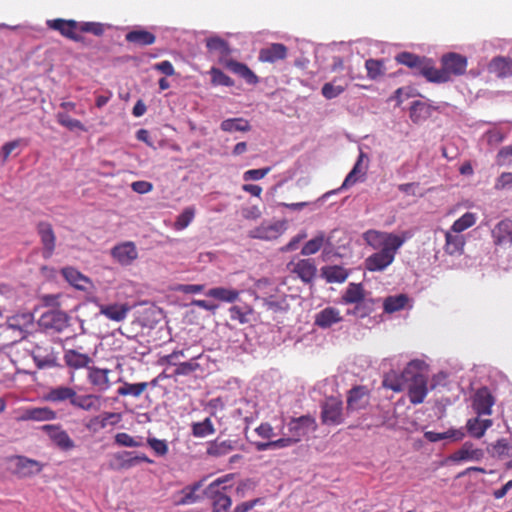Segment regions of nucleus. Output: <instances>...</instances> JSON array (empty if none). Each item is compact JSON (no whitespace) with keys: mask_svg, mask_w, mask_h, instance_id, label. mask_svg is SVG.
Wrapping results in <instances>:
<instances>
[{"mask_svg":"<svg viewBox=\"0 0 512 512\" xmlns=\"http://www.w3.org/2000/svg\"><path fill=\"white\" fill-rule=\"evenodd\" d=\"M225 478H218L205 489L206 497L211 501V512H232V499L227 494V487L221 486Z\"/></svg>","mask_w":512,"mask_h":512,"instance_id":"f257e3e1","label":"nucleus"},{"mask_svg":"<svg viewBox=\"0 0 512 512\" xmlns=\"http://www.w3.org/2000/svg\"><path fill=\"white\" fill-rule=\"evenodd\" d=\"M318 428L316 419L311 415H303L292 418L287 424V433L295 443L300 442L309 433L315 432Z\"/></svg>","mask_w":512,"mask_h":512,"instance_id":"f03ea898","label":"nucleus"},{"mask_svg":"<svg viewBox=\"0 0 512 512\" xmlns=\"http://www.w3.org/2000/svg\"><path fill=\"white\" fill-rule=\"evenodd\" d=\"M425 366L426 364L422 360H412L400 375L394 371L387 373L383 379V387L391 389L394 392H401L403 390L404 383L408 382V377L412 374V370L424 369Z\"/></svg>","mask_w":512,"mask_h":512,"instance_id":"7ed1b4c3","label":"nucleus"},{"mask_svg":"<svg viewBox=\"0 0 512 512\" xmlns=\"http://www.w3.org/2000/svg\"><path fill=\"white\" fill-rule=\"evenodd\" d=\"M408 382H410L408 387L410 402L414 405L423 403L428 394V378L423 374V369L412 370Z\"/></svg>","mask_w":512,"mask_h":512,"instance_id":"20e7f679","label":"nucleus"},{"mask_svg":"<svg viewBox=\"0 0 512 512\" xmlns=\"http://www.w3.org/2000/svg\"><path fill=\"white\" fill-rule=\"evenodd\" d=\"M344 421L343 402L339 398L329 397L321 405V422L324 425L336 426Z\"/></svg>","mask_w":512,"mask_h":512,"instance_id":"39448f33","label":"nucleus"},{"mask_svg":"<svg viewBox=\"0 0 512 512\" xmlns=\"http://www.w3.org/2000/svg\"><path fill=\"white\" fill-rule=\"evenodd\" d=\"M365 242L373 247L374 249L386 248L395 245L401 247L405 242V238H402L396 234L381 232L377 230H368L363 234Z\"/></svg>","mask_w":512,"mask_h":512,"instance_id":"423d86ee","label":"nucleus"},{"mask_svg":"<svg viewBox=\"0 0 512 512\" xmlns=\"http://www.w3.org/2000/svg\"><path fill=\"white\" fill-rule=\"evenodd\" d=\"M467 58L455 52L444 54L441 57V69L446 76L447 82L452 79L453 76H461L466 72L467 69Z\"/></svg>","mask_w":512,"mask_h":512,"instance_id":"0eeeda50","label":"nucleus"},{"mask_svg":"<svg viewBox=\"0 0 512 512\" xmlns=\"http://www.w3.org/2000/svg\"><path fill=\"white\" fill-rule=\"evenodd\" d=\"M342 302L344 304H355L352 313L361 318L369 315V309L363 312H358L361 306H366L365 292L361 283H350L342 295Z\"/></svg>","mask_w":512,"mask_h":512,"instance_id":"6e6552de","label":"nucleus"},{"mask_svg":"<svg viewBox=\"0 0 512 512\" xmlns=\"http://www.w3.org/2000/svg\"><path fill=\"white\" fill-rule=\"evenodd\" d=\"M399 248L400 247L393 245L382 248L380 251L370 255L365 260L366 269L372 272L384 270L394 261L395 255Z\"/></svg>","mask_w":512,"mask_h":512,"instance_id":"1a4fd4ad","label":"nucleus"},{"mask_svg":"<svg viewBox=\"0 0 512 512\" xmlns=\"http://www.w3.org/2000/svg\"><path fill=\"white\" fill-rule=\"evenodd\" d=\"M36 230L42 244V256L48 259L54 254L56 248V235L53 227L49 222L41 221L37 224Z\"/></svg>","mask_w":512,"mask_h":512,"instance_id":"9d476101","label":"nucleus"},{"mask_svg":"<svg viewBox=\"0 0 512 512\" xmlns=\"http://www.w3.org/2000/svg\"><path fill=\"white\" fill-rule=\"evenodd\" d=\"M50 440L61 450L68 451L75 447L74 441L60 425L46 424L41 427Z\"/></svg>","mask_w":512,"mask_h":512,"instance_id":"9b49d317","label":"nucleus"},{"mask_svg":"<svg viewBox=\"0 0 512 512\" xmlns=\"http://www.w3.org/2000/svg\"><path fill=\"white\" fill-rule=\"evenodd\" d=\"M47 27L49 29L58 31L63 37L70 40L80 42L82 37L77 33L78 22L75 20H66L62 18L47 20Z\"/></svg>","mask_w":512,"mask_h":512,"instance_id":"f8f14e48","label":"nucleus"},{"mask_svg":"<svg viewBox=\"0 0 512 512\" xmlns=\"http://www.w3.org/2000/svg\"><path fill=\"white\" fill-rule=\"evenodd\" d=\"M34 317L30 312L18 313L9 317L6 321V329L18 333V338H25L29 329L33 326Z\"/></svg>","mask_w":512,"mask_h":512,"instance_id":"ddd939ff","label":"nucleus"},{"mask_svg":"<svg viewBox=\"0 0 512 512\" xmlns=\"http://www.w3.org/2000/svg\"><path fill=\"white\" fill-rule=\"evenodd\" d=\"M40 325L45 329L62 332L69 326V317L63 311L51 310L41 316Z\"/></svg>","mask_w":512,"mask_h":512,"instance_id":"4468645a","label":"nucleus"},{"mask_svg":"<svg viewBox=\"0 0 512 512\" xmlns=\"http://www.w3.org/2000/svg\"><path fill=\"white\" fill-rule=\"evenodd\" d=\"M122 419L120 413L104 412L100 415L91 417L86 423V429L91 433H98L105 429L108 425L114 426Z\"/></svg>","mask_w":512,"mask_h":512,"instance_id":"2eb2a0df","label":"nucleus"},{"mask_svg":"<svg viewBox=\"0 0 512 512\" xmlns=\"http://www.w3.org/2000/svg\"><path fill=\"white\" fill-rule=\"evenodd\" d=\"M495 399L487 387L478 389L473 397L472 407L478 416L491 415Z\"/></svg>","mask_w":512,"mask_h":512,"instance_id":"dca6fc26","label":"nucleus"},{"mask_svg":"<svg viewBox=\"0 0 512 512\" xmlns=\"http://www.w3.org/2000/svg\"><path fill=\"white\" fill-rule=\"evenodd\" d=\"M484 457V452L476 448L470 441L465 442L458 450L448 456V460L453 463L464 461H480Z\"/></svg>","mask_w":512,"mask_h":512,"instance_id":"f3484780","label":"nucleus"},{"mask_svg":"<svg viewBox=\"0 0 512 512\" xmlns=\"http://www.w3.org/2000/svg\"><path fill=\"white\" fill-rule=\"evenodd\" d=\"M133 454H134V452H131V451H122V452L115 453L113 457H114L115 461L117 462V465L113 466L111 464L110 467L113 469L122 470V469H130V468L138 465L141 462H145V463H149V464H152L154 462L152 459H150L145 454H138V455H133Z\"/></svg>","mask_w":512,"mask_h":512,"instance_id":"a211bd4d","label":"nucleus"},{"mask_svg":"<svg viewBox=\"0 0 512 512\" xmlns=\"http://www.w3.org/2000/svg\"><path fill=\"white\" fill-rule=\"evenodd\" d=\"M370 400L369 391L364 386L353 387L347 396V410L358 411L365 409Z\"/></svg>","mask_w":512,"mask_h":512,"instance_id":"6ab92c4d","label":"nucleus"},{"mask_svg":"<svg viewBox=\"0 0 512 512\" xmlns=\"http://www.w3.org/2000/svg\"><path fill=\"white\" fill-rule=\"evenodd\" d=\"M110 373V369L90 366L88 367L87 379L98 391L104 392L111 387V382L109 380Z\"/></svg>","mask_w":512,"mask_h":512,"instance_id":"aec40b11","label":"nucleus"},{"mask_svg":"<svg viewBox=\"0 0 512 512\" xmlns=\"http://www.w3.org/2000/svg\"><path fill=\"white\" fill-rule=\"evenodd\" d=\"M112 257L121 265H130L138 257V252L133 242H125L112 248Z\"/></svg>","mask_w":512,"mask_h":512,"instance_id":"412c9836","label":"nucleus"},{"mask_svg":"<svg viewBox=\"0 0 512 512\" xmlns=\"http://www.w3.org/2000/svg\"><path fill=\"white\" fill-rule=\"evenodd\" d=\"M369 158L366 153L360 150L358 159L354 164L352 170L346 176L342 187L347 188L349 186L354 185L361 177H364L368 170Z\"/></svg>","mask_w":512,"mask_h":512,"instance_id":"4be33fe9","label":"nucleus"},{"mask_svg":"<svg viewBox=\"0 0 512 512\" xmlns=\"http://www.w3.org/2000/svg\"><path fill=\"white\" fill-rule=\"evenodd\" d=\"M343 321V316L339 309L328 306L315 315L314 324L322 329H328L334 324Z\"/></svg>","mask_w":512,"mask_h":512,"instance_id":"5701e85b","label":"nucleus"},{"mask_svg":"<svg viewBox=\"0 0 512 512\" xmlns=\"http://www.w3.org/2000/svg\"><path fill=\"white\" fill-rule=\"evenodd\" d=\"M491 236L495 245L512 244V219L499 221L492 229Z\"/></svg>","mask_w":512,"mask_h":512,"instance_id":"b1692460","label":"nucleus"},{"mask_svg":"<svg viewBox=\"0 0 512 512\" xmlns=\"http://www.w3.org/2000/svg\"><path fill=\"white\" fill-rule=\"evenodd\" d=\"M284 231V224L280 222L272 224H262L259 227L251 230L249 235L251 238L260 240H274L277 239Z\"/></svg>","mask_w":512,"mask_h":512,"instance_id":"393cba45","label":"nucleus"},{"mask_svg":"<svg viewBox=\"0 0 512 512\" xmlns=\"http://www.w3.org/2000/svg\"><path fill=\"white\" fill-rule=\"evenodd\" d=\"M287 47L282 43H272L259 51L261 62L275 63L287 57Z\"/></svg>","mask_w":512,"mask_h":512,"instance_id":"a878e982","label":"nucleus"},{"mask_svg":"<svg viewBox=\"0 0 512 512\" xmlns=\"http://www.w3.org/2000/svg\"><path fill=\"white\" fill-rule=\"evenodd\" d=\"M64 362L65 364L72 369H82L90 367V364L93 362L92 358L86 354L81 353L75 349H66L64 351Z\"/></svg>","mask_w":512,"mask_h":512,"instance_id":"bb28decb","label":"nucleus"},{"mask_svg":"<svg viewBox=\"0 0 512 512\" xmlns=\"http://www.w3.org/2000/svg\"><path fill=\"white\" fill-rule=\"evenodd\" d=\"M99 309L100 313L109 320L120 322L127 317V314L130 311L131 307L128 304L114 303L101 305Z\"/></svg>","mask_w":512,"mask_h":512,"instance_id":"cd10ccee","label":"nucleus"},{"mask_svg":"<svg viewBox=\"0 0 512 512\" xmlns=\"http://www.w3.org/2000/svg\"><path fill=\"white\" fill-rule=\"evenodd\" d=\"M465 245L464 236L460 233H454L452 230L445 232L444 250L449 255H460L463 253Z\"/></svg>","mask_w":512,"mask_h":512,"instance_id":"c85d7f7f","label":"nucleus"},{"mask_svg":"<svg viewBox=\"0 0 512 512\" xmlns=\"http://www.w3.org/2000/svg\"><path fill=\"white\" fill-rule=\"evenodd\" d=\"M57 413L48 407L29 408L24 411L19 420L49 421L54 420Z\"/></svg>","mask_w":512,"mask_h":512,"instance_id":"c756f323","label":"nucleus"},{"mask_svg":"<svg viewBox=\"0 0 512 512\" xmlns=\"http://www.w3.org/2000/svg\"><path fill=\"white\" fill-rule=\"evenodd\" d=\"M293 272L305 283H310L316 276V266L312 259L299 260L293 268Z\"/></svg>","mask_w":512,"mask_h":512,"instance_id":"7c9ffc66","label":"nucleus"},{"mask_svg":"<svg viewBox=\"0 0 512 512\" xmlns=\"http://www.w3.org/2000/svg\"><path fill=\"white\" fill-rule=\"evenodd\" d=\"M75 395L76 391L73 388L67 386H57L51 388L47 392L45 399L53 403L69 401V403L72 405V401L74 400Z\"/></svg>","mask_w":512,"mask_h":512,"instance_id":"2f4dec72","label":"nucleus"},{"mask_svg":"<svg viewBox=\"0 0 512 512\" xmlns=\"http://www.w3.org/2000/svg\"><path fill=\"white\" fill-rule=\"evenodd\" d=\"M225 65L230 71L243 78L246 83L255 85L259 82L257 75L246 64L229 60Z\"/></svg>","mask_w":512,"mask_h":512,"instance_id":"473e14b6","label":"nucleus"},{"mask_svg":"<svg viewBox=\"0 0 512 512\" xmlns=\"http://www.w3.org/2000/svg\"><path fill=\"white\" fill-rule=\"evenodd\" d=\"M61 274L70 285L79 290H86L87 285L90 284L89 278L73 267L63 268Z\"/></svg>","mask_w":512,"mask_h":512,"instance_id":"72a5a7b5","label":"nucleus"},{"mask_svg":"<svg viewBox=\"0 0 512 512\" xmlns=\"http://www.w3.org/2000/svg\"><path fill=\"white\" fill-rule=\"evenodd\" d=\"M488 69L499 78L512 75V60L506 57H495L489 64Z\"/></svg>","mask_w":512,"mask_h":512,"instance_id":"f704fd0d","label":"nucleus"},{"mask_svg":"<svg viewBox=\"0 0 512 512\" xmlns=\"http://www.w3.org/2000/svg\"><path fill=\"white\" fill-rule=\"evenodd\" d=\"M419 74L424 76L429 82L433 83H445L447 82L446 76L444 77V73L442 69H438L434 67L430 60L424 59L421 67L419 68Z\"/></svg>","mask_w":512,"mask_h":512,"instance_id":"c9c22d12","label":"nucleus"},{"mask_svg":"<svg viewBox=\"0 0 512 512\" xmlns=\"http://www.w3.org/2000/svg\"><path fill=\"white\" fill-rule=\"evenodd\" d=\"M206 295L221 302L233 303L238 300L240 291L232 288L214 287L209 289Z\"/></svg>","mask_w":512,"mask_h":512,"instance_id":"e433bc0d","label":"nucleus"},{"mask_svg":"<svg viewBox=\"0 0 512 512\" xmlns=\"http://www.w3.org/2000/svg\"><path fill=\"white\" fill-rule=\"evenodd\" d=\"M125 39L129 43H133L139 46H149L155 43L156 37L153 33L138 29V30H132L128 32L125 36Z\"/></svg>","mask_w":512,"mask_h":512,"instance_id":"4c0bfd02","label":"nucleus"},{"mask_svg":"<svg viewBox=\"0 0 512 512\" xmlns=\"http://www.w3.org/2000/svg\"><path fill=\"white\" fill-rule=\"evenodd\" d=\"M234 449L233 442L231 440L218 439L210 441L207 445L206 454L211 457H222L229 454Z\"/></svg>","mask_w":512,"mask_h":512,"instance_id":"58836bf2","label":"nucleus"},{"mask_svg":"<svg viewBox=\"0 0 512 512\" xmlns=\"http://www.w3.org/2000/svg\"><path fill=\"white\" fill-rule=\"evenodd\" d=\"M72 406L85 411H96L100 408V397L94 394L78 395L76 393Z\"/></svg>","mask_w":512,"mask_h":512,"instance_id":"ea45409f","label":"nucleus"},{"mask_svg":"<svg viewBox=\"0 0 512 512\" xmlns=\"http://www.w3.org/2000/svg\"><path fill=\"white\" fill-rule=\"evenodd\" d=\"M479 417L469 419L466 424L468 433L475 438H481L492 426L491 419H480Z\"/></svg>","mask_w":512,"mask_h":512,"instance_id":"a19ab883","label":"nucleus"},{"mask_svg":"<svg viewBox=\"0 0 512 512\" xmlns=\"http://www.w3.org/2000/svg\"><path fill=\"white\" fill-rule=\"evenodd\" d=\"M465 432L463 429H449L446 432L438 433L434 431H427L424 433V437L429 442H438L443 439H451L453 441H460L464 438Z\"/></svg>","mask_w":512,"mask_h":512,"instance_id":"79ce46f5","label":"nucleus"},{"mask_svg":"<svg viewBox=\"0 0 512 512\" xmlns=\"http://www.w3.org/2000/svg\"><path fill=\"white\" fill-rule=\"evenodd\" d=\"M322 276L326 279L328 283H343L349 273L348 271L341 266H325L321 269Z\"/></svg>","mask_w":512,"mask_h":512,"instance_id":"37998d69","label":"nucleus"},{"mask_svg":"<svg viewBox=\"0 0 512 512\" xmlns=\"http://www.w3.org/2000/svg\"><path fill=\"white\" fill-rule=\"evenodd\" d=\"M191 429L192 435L197 438H204L215 433L214 425L209 417L201 422H194Z\"/></svg>","mask_w":512,"mask_h":512,"instance_id":"c03bdc74","label":"nucleus"},{"mask_svg":"<svg viewBox=\"0 0 512 512\" xmlns=\"http://www.w3.org/2000/svg\"><path fill=\"white\" fill-rule=\"evenodd\" d=\"M201 482H196L191 486H187L182 489L181 494L183 496L176 501V505H188L196 503L199 500V496L196 495V492L201 488Z\"/></svg>","mask_w":512,"mask_h":512,"instance_id":"a18cd8bd","label":"nucleus"},{"mask_svg":"<svg viewBox=\"0 0 512 512\" xmlns=\"http://www.w3.org/2000/svg\"><path fill=\"white\" fill-rule=\"evenodd\" d=\"M206 47L211 52H218L221 57H227L231 53L228 43L217 36L208 38L206 40Z\"/></svg>","mask_w":512,"mask_h":512,"instance_id":"49530a36","label":"nucleus"},{"mask_svg":"<svg viewBox=\"0 0 512 512\" xmlns=\"http://www.w3.org/2000/svg\"><path fill=\"white\" fill-rule=\"evenodd\" d=\"M114 442L120 447L136 448L143 445V437H133L126 432H119L115 435Z\"/></svg>","mask_w":512,"mask_h":512,"instance_id":"de8ad7c7","label":"nucleus"},{"mask_svg":"<svg viewBox=\"0 0 512 512\" xmlns=\"http://www.w3.org/2000/svg\"><path fill=\"white\" fill-rule=\"evenodd\" d=\"M477 217L475 213L466 212L459 219H457L451 226L452 232L461 233L476 223Z\"/></svg>","mask_w":512,"mask_h":512,"instance_id":"09e8293b","label":"nucleus"},{"mask_svg":"<svg viewBox=\"0 0 512 512\" xmlns=\"http://www.w3.org/2000/svg\"><path fill=\"white\" fill-rule=\"evenodd\" d=\"M148 383L147 382H140V383H127L125 382L123 386L118 388L117 393L120 396H128L131 395L133 397H139L142 395V393L147 389Z\"/></svg>","mask_w":512,"mask_h":512,"instance_id":"8fccbe9b","label":"nucleus"},{"mask_svg":"<svg viewBox=\"0 0 512 512\" xmlns=\"http://www.w3.org/2000/svg\"><path fill=\"white\" fill-rule=\"evenodd\" d=\"M253 309L248 306L233 305L229 308L230 319L232 321H238L240 324H246L249 322L248 316L251 315Z\"/></svg>","mask_w":512,"mask_h":512,"instance_id":"3c124183","label":"nucleus"},{"mask_svg":"<svg viewBox=\"0 0 512 512\" xmlns=\"http://www.w3.org/2000/svg\"><path fill=\"white\" fill-rule=\"evenodd\" d=\"M408 301V298L404 294L397 296H389L384 301V311L386 313H394L403 309Z\"/></svg>","mask_w":512,"mask_h":512,"instance_id":"603ef678","label":"nucleus"},{"mask_svg":"<svg viewBox=\"0 0 512 512\" xmlns=\"http://www.w3.org/2000/svg\"><path fill=\"white\" fill-rule=\"evenodd\" d=\"M325 241L324 233H319L317 236L309 240L301 250V254L304 256L312 255L317 253L323 246Z\"/></svg>","mask_w":512,"mask_h":512,"instance_id":"864d4df0","label":"nucleus"},{"mask_svg":"<svg viewBox=\"0 0 512 512\" xmlns=\"http://www.w3.org/2000/svg\"><path fill=\"white\" fill-rule=\"evenodd\" d=\"M424 59V57L422 58L409 52H402L396 56V60L398 63L410 68H416L418 70L421 67Z\"/></svg>","mask_w":512,"mask_h":512,"instance_id":"5fc2aeb1","label":"nucleus"},{"mask_svg":"<svg viewBox=\"0 0 512 512\" xmlns=\"http://www.w3.org/2000/svg\"><path fill=\"white\" fill-rule=\"evenodd\" d=\"M221 129L226 132L248 131L250 129V125L248 121L241 118L226 119L221 123Z\"/></svg>","mask_w":512,"mask_h":512,"instance_id":"6e6d98bb","label":"nucleus"},{"mask_svg":"<svg viewBox=\"0 0 512 512\" xmlns=\"http://www.w3.org/2000/svg\"><path fill=\"white\" fill-rule=\"evenodd\" d=\"M195 209L192 207L185 208L177 217L174 228L178 231L185 229L194 219Z\"/></svg>","mask_w":512,"mask_h":512,"instance_id":"4d7b16f0","label":"nucleus"},{"mask_svg":"<svg viewBox=\"0 0 512 512\" xmlns=\"http://www.w3.org/2000/svg\"><path fill=\"white\" fill-rule=\"evenodd\" d=\"M18 467L24 476L39 473L42 470V466L37 461L27 458H19Z\"/></svg>","mask_w":512,"mask_h":512,"instance_id":"13d9d810","label":"nucleus"},{"mask_svg":"<svg viewBox=\"0 0 512 512\" xmlns=\"http://www.w3.org/2000/svg\"><path fill=\"white\" fill-rule=\"evenodd\" d=\"M335 82H336V80H334L332 82L325 83L323 85L321 92H322V95L326 99L336 98L341 93H343L345 91V89L347 87V83H345L344 85H341V84L336 85Z\"/></svg>","mask_w":512,"mask_h":512,"instance_id":"bf43d9fd","label":"nucleus"},{"mask_svg":"<svg viewBox=\"0 0 512 512\" xmlns=\"http://www.w3.org/2000/svg\"><path fill=\"white\" fill-rule=\"evenodd\" d=\"M197 358H199V356L193 357L190 361H187V362L177 363L176 369L174 370V375L175 376H180V375L187 376V375H190L191 373L197 371L200 368V365L196 362Z\"/></svg>","mask_w":512,"mask_h":512,"instance_id":"052dcab7","label":"nucleus"},{"mask_svg":"<svg viewBox=\"0 0 512 512\" xmlns=\"http://www.w3.org/2000/svg\"><path fill=\"white\" fill-rule=\"evenodd\" d=\"M56 119L60 125L66 127L69 130H75V129H79V130H83V131L85 130V127L81 123V121L71 118L67 113L58 112L56 114Z\"/></svg>","mask_w":512,"mask_h":512,"instance_id":"680f3d73","label":"nucleus"},{"mask_svg":"<svg viewBox=\"0 0 512 512\" xmlns=\"http://www.w3.org/2000/svg\"><path fill=\"white\" fill-rule=\"evenodd\" d=\"M365 67L367 69V76L373 80L384 73V63L381 60L368 59L365 62Z\"/></svg>","mask_w":512,"mask_h":512,"instance_id":"e2e57ef3","label":"nucleus"},{"mask_svg":"<svg viewBox=\"0 0 512 512\" xmlns=\"http://www.w3.org/2000/svg\"><path fill=\"white\" fill-rule=\"evenodd\" d=\"M78 31L101 36L105 32V26L99 22H78Z\"/></svg>","mask_w":512,"mask_h":512,"instance_id":"0e129e2a","label":"nucleus"},{"mask_svg":"<svg viewBox=\"0 0 512 512\" xmlns=\"http://www.w3.org/2000/svg\"><path fill=\"white\" fill-rule=\"evenodd\" d=\"M210 74L213 85H222L230 87L234 84L233 80L218 68H211Z\"/></svg>","mask_w":512,"mask_h":512,"instance_id":"69168bd1","label":"nucleus"},{"mask_svg":"<svg viewBox=\"0 0 512 512\" xmlns=\"http://www.w3.org/2000/svg\"><path fill=\"white\" fill-rule=\"evenodd\" d=\"M427 111L428 108L424 103L415 101L410 108V118L413 122L418 123L426 117L423 113L426 114Z\"/></svg>","mask_w":512,"mask_h":512,"instance_id":"338daca9","label":"nucleus"},{"mask_svg":"<svg viewBox=\"0 0 512 512\" xmlns=\"http://www.w3.org/2000/svg\"><path fill=\"white\" fill-rule=\"evenodd\" d=\"M498 166H506L512 163V145L502 147L496 156Z\"/></svg>","mask_w":512,"mask_h":512,"instance_id":"774afa93","label":"nucleus"}]
</instances>
